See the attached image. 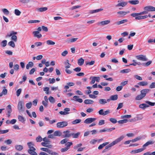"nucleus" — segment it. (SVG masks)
<instances>
[{
    "label": "nucleus",
    "instance_id": "1",
    "mask_svg": "<svg viewBox=\"0 0 155 155\" xmlns=\"http://www.w3.org/2000/svg\"><path fill=\"white\" fill-rule=\"evenodd\" d=\"M124 137L125 136L124 135L120 136V137L116 139L115 140L113 141L112 143H110L107 146L105 147V148L107 150H108V149L109 148L120 142L123 140Z\"/></svg>",
    "mask_w": 155,
    "mask_h": 155
},
{
    "label": "nucleus",
    "instance_id": "2",
    "mask_svg": "<svg viewBox=\"0 0 155 155\" xmlns=\"http://www.w3.org/2000/svg\"><path fill=\"white\" fill-rule=\"evenodd\" d=\"M40 150H41L47 152L49 154L51 155H58L59 154L58 153L53 151L52 150H50L48 148H41Z\"/></svg>",
    "mask_w": 155,
    "mask_h": 155
},
{
    "label": "nucleus",
    "instance_id": "3",
    "mask_svg": "<svg viewBox=\"0 0 155 155\" xmlns=\"http://www.w3.org/2000/svg\"><path fill=\"white\" fill-rule=\"evenodd\" d=\"M24 102L23 101H20L18 102V109L19 112H23L24 111L25 108Z\"/></svg>",
    "mask_w": 155,
    "mask_h": 155
},
{
    "label": "nucleus",
    "instance_id": "4",
    "mask_svg": "<svg viewBox=\"0 0 155 155\" xmlns=\"http://www.w3.org/2000/svg\"><path fill=\"white\" fill-rule=\"evenodd\" d=\"M68 125V123L66 121L59 122L57 124V127L58 128H63Z\"/></svg>",
    "mask_w": 155,
    "mask_h": 155
},
{
    "label": "nucleus",
    "instance_id": "5",
    "mask_svg": "<svg viewBox=\"0 0 155 155\" xmlns=\"http://www.w3.org/2000/svg\"><path fill=\"white\" fill-rule=\"evenodd\" d=\"M117 2L118 3L116 5V7L120 6L124 7L127 5L128 3L127 2H123L122 0H118Z\"/></svg>",
    "mask_w": 155,
    "mask_h": 155
},
{
    "label": "nucleus",
    "instance_id": "6",
    "mask_svg": "<svg viewBox=\"0 0 155 155\" xmlns=\"http://www.w3.org/2000/svg\"><path fill=\"white\" fill-rule=\"evenodd\" d=\"M64 134L62 136L63 138L70 137L71 136V134L70 131L67 130L63 132Z\"/></svg>",
    "mask_w": 155,
    "mask_h": 155
},
{
    "label": "nucleus",
    "instance_id": "7",
    "mask_svg": "<svg viewBox=\"0 0 155 155\" xmlns=\"http://www.w3.org/2000/svg\"><path fill=\"white\" fill-rule=\"evenodd\" d=\"M90 79L92 80L90 82L91 84H94L95 81L98 82L100 80V78L99 77H91Z\"/></svg>",
    "mask_w": 155,
    "mask_h": 155
},
{
    "label": "nucleus",
    "instance_id": "8",
    "mask_svg": "<svg viewBox=\"0 0 155 155\" xmlns=\"http://www.w3.org/2000/svg\"><path fill=\"white\" fill-rule=\"evenodd\" d=\"M143 9L146 10L148 12L155 11V7L151 6H148L145 7Z\"/></svg>",
    "mask_w": 155,
    "mask_h": 155
},
{
    "label": "nucleus",
    "instance_id": "9",
    "mask_svg": "<svg viewBox=\"0 0 155 155\" xmlns=\"http://www.w3.org/2000/svg\"><path fill=\"white\" fill-rule=\"evenodd\" d=\"M136 58L138 60L142 61H147L148 59L146 57V55H140L136 56Z\"/></svg>",
    "mask_w": 155,
    "mask_h": 155
},
{
    "label": "nucleus",
    "instance_id": "10",
    "mask_svg": "<svg viewBox=\"0 0 155 155\" xmlns=\"http://www.w3.org/2000/svg\"><path fill=\"white\" fill-rule=\"evenodd\" d=\"M96 120V118H89L86 119L84 121V123L86 124L91 123L95 121Z\"/></svg>",
    "mask_w": 155,
    "mask_h": 155
},
{
    "label": "nucleus",
    "instance_id": "11",
    "mask_svg": "<svg viewBox=\"0 0 155 155\" xmlns=\"http://www.w3.org/2000/svg\"><path fill=\"white\" fill-rule=\"evenodd\" d=\"M110 21L109 20H105L98 22L97 25H98L104 26L109 24L110 23Z\"/></svg>",
    "mask_w": 155,
    "mask_h": 155
},
{
    "label": "nucleus",
    "instance_id": "12",
    "mask_svg": "<svg viewBox=\"0 0 155 155\" xmlns=\"http://www.w3.org/2000/svg\"><path fill=\"white\" fill-rule=\"evenodd\" d=\"M150 91V90L148 89H143L140 91L141 94L143 96L145 97L147 93H148Z\"/></svg>",
    "mask_w": 155,
    "mask_h": 155
},
{
    "label": "nucleus",
    "instance_id": "13",
    "mask_svg": "<svg viewBox=\"0 0 155 155\" xmlns=\"http://www.w3.org/2000/svg\"><path fill=\"white\" fill-rule=\"evenodd\" d=\"M32 34L34 35V37L38 38H40L42 36L41 34L40 33L39 31H34L33 32Z\"/></svg>",
    "mask_w": 155,
    "mask_h": 155
},
{
    "label": "nucleus",
    "instance_id": "14",
    "mask_svg": "<svg viewBox=\"0 0 155 155\" xmlns=\"http://www.w3.org/2000/svg\"><path fill=\"white\" fill-rule=\"evenodd\" d=\"M6 109L8 113V117H9L10 116V114L12 112V107L11 105H8L6 107Z\"/></svg>",
    "mask_w": 155,
    "mask_h": 155
},
{
    "label": "nucleus",
    "instance_id": "15",
    "mask_svg": "<svg viewBox=\"0 0 155 155\" xmlns=\"http://www.w3.org/2000/svg\"><path fill=\"white\" fill-rule=\"evenodd\" d=\"M79 97L78 96H74L73 98L75 99H71V100H74L76 101H78L79 103H81L83 102V100L81 98H79Z\"/></svg>",
    "mask_w": 155,
    "mask_h": 155
},
{
    "label": "nucleus",
    "instance_id": "16",
    "mask_svg": "<svg viewBox=\"0 0 155 155\" xmlns=\"http://www.w3.org/2000/svg\"><path fill=\"white\" fill-rule=\"evenodd\" d=\"M155 141L153 140H150L147 142L143 144V147L144 148L145 147H147L150 145H152L154 144Z\"/></svg>",
    "mask_w": 155,
    "mask_h": 155
},
{
    "label": "nucleus",
    "instance_id": "17",
    "mask_svg": "<svg viewBox=\"0 0 155 155\" xmlns=\"http://www.w3.org/2000/svg\"><path fill=\"white\" fill-rule=\"evenodd\" d=\"M128 13L127 12L120 11L117 12V13L119 15V17H122Z\"/></svg>",
    "mask_w": 155,
    "mask_h": 155
},
{
    "label": "nucleus",
    "instance_id": "18",
    "mask_svg": "<svg viewBox=\"0 0 155 155\" xmlns=\"http://www.w3.org/2000/svg\"><path fill=\"white\" fill-rule=\"evenodd\" d=\"M27 144L29 149H33V150H36V149L33 147L34 145L32 142L28 143Z\"/></svg>",
    "mask_w": 155,
    "mask_h": 155
},
{
    "label": "nucleus",
    "instance_id": "19",
    "mask_svg": "<svg viewBox=\"0 0 155 155\" xmlns=\"http://www.w3.org/2000/svg\"><path fill=\"white\" fill-rule=\"evenodd\" d=\"M41 144L43 146L49 148H51L52 147V146L51 145H50L49 143H48V142H42Z\"/></svg>",
    "mask_w": 155,
    "mask_h": 155
},
{
    "label": "nucleus",
    "instance_id": "20",
    "mask_svg": "<svg viewBox=\"0 0 155 155\" xmlns=\"http://www.w3.org/2000/svg\"><path fill=\"white\" fill-rule=\"evenodd\" d=\"M33 150V149H29L28 150V153L31 155H37V153Z\"/></svg>",
    "mask_w": 155,
    "mask_h": 155
},
{
    "label": "nucleus",
    "instance_id": "21",
    "mask_svg": "<svg viewBox=\"0 0 155 155\" xmlns=\"http://www.w3.org/2000/svg\"><path fill=\"white\" fill-rule=\"evenodd\" d=\"M99 103L101 105H104L106 104V99H100L98 100Z\"/></svg>",
    "mask_w": 155,
    "mask_h": 155
},
{
    "label": "nucleus",
    "instance_id": "22",
    "mask_svg": "<svg viewBox=\"0 0 155 155\" xmlns=\"http://www.w3.org/2000/svg\"><path fill=\"white\" fill-rule=\"evenodd\" d=\"M127 21L128 20L127 19H124L116 22V24L117 25H120L127 22Z\"/></svg>",
    "mask_w": 155,
    "mask_h": 155
},
{
    "label": "nucleus",
    "instance_id": "23",
    "mask_svg": "<svg viewBox=\"0 0 155 155\" xmlns=\"http://www.w3.org/2000/svg\"><path fill=\"white\" fill-rule=\"evenodd\" d=\"M103 10V8H100V9H96V10H91L89 12V13L91 14H93L94 13L98 12H99L102 11Z\"/></svg>",
    "mask_w": 155,
    "mask_h": 155
},
{
    "label": "nucleus",
    "instance_id": "24",
    "mask_svg": "<svg viewBox=\"0 0 155 155\" xmlns=\"http://www.w3.org/2000/svg\"><path fill=\"white\" fill-rule=\"evenodd\" d=\"M148 16L147 15H145L144 16L139 15L136 18V20H141L144 19L145 18H147Z\"/></svg>",
    "mask_w": 155,
    "mask_h": 155
},
{
    "label": "nucleus",
    "instance_id": "25",
    "mask_svg": "<svg viewBox=\"0 0 155 155\" xmlns=\"http://www.w3.org/2000/svg\"><path fill=\"white\" fill-rule=\"evenodd\" d=\"M139 1L137 0H130L128 1V2L132 5H137L139 3Z\"/></svg>",
    "mask_w": 155,
    "mask_h": 155
},
{
    "label": "nucleus",
    "instance_id": "26",
    "mask_svg": "<svg viewBox=\"0 0 155 155\" xmlns=\"http://www.w3.org/2000/svg\"><path fill=\"white\" fill-rule=\"evenodd\" d=\"M149 105H147L145 104H140L139 106V107L140 108L143 109H145V108L148 107H149Z\"/></svg>",
    "mask_w": 155,
    "mask_h": 155
},
{
    "label": "nucleus",
    "instance_id": "27",
    "mask_svg": "<svg viewBox=\"0 0 155 155\" xmlns=\"http://www.w3.org/2000/svg\"><path fill=\"white\" fill-rule=\"evenodd\" d=\"M94 102V101L91 100L86 99L84 101V103L86 104H91Z\"/></svg>",
    "mask_w": 155,
    "mask_h": 155
},
{
    "label": "nucleus",
    "instance_id": "28",
    "mask_svg": "<svg viewBox=\"0 0 155 155\" xmlns=\"http://www.w3.org/2000/svg\"><path fill=\"white\" fill-rule=\"evenodd\" d=\"M34 65L33 63L32 62H29L27 64L26 68L27 69H29L30 68H31Z\"/></svg>",
    "mask_w": 155,
    "mask_h": 155
},
{
    "label": "nucleus",
    "instance_id": "29",
    "mask_svg": "<svg viewBox=\"0 0 155 155\" xmlns=\"http://www.w3.org/2000/svg\"><path fill=\"white\" fill-rule=\"evenodd\" d=\"M84 62V60L81 58L78 60V64L79 66H81L83 64Z\"/></svg>",
    "mask_w": 155,
    "mask_h": 155
},
{
    "label": "nucleus",
    "instance_id": "30",
    "mask_svg": "<svg viewBox=\"0 0 155 155\" xmlns=\"http://www.w3.org/2000/svg\"><path fill=\"white\" fill-rule=\"evenodd\" d=\"M15 149L19 151H21L22 150L23 148V146L21 145H16L15 146Z\"/></svg>",
    "mask_w": 155,
    "mask_h": 155
},
{
    "label": "nucleus",
    "instance_id": "31",
    "mask_svg": "<svg viewBox=\"0 0 155 155\" xmlns=\"http://www.w3.org/2000/svg\"><path fill=\"white\" fill-rule=\"evenodd\" d=\"M109 143V142H105L103 143V144H101L98 147V149L101 150L104 147L107 145Z\"/></svg>",
    "mask_w": 155,
    "mask_h": 155
},
{
    "label": "nucleus",
    "instance_id": "32",
    "mask_svg": "<svg viewBox=\"0 0 155 155\" xmlns=\"http://www.w3.org/2000/svg\"><path fill=\"white\" fill-rule=\"evenodd\" d=\"M48 9V8L46 7H42L38 9V12H42L46 11Z\"/></svg>",
    "mask_w": 155,
    "mask_h": 155
},
{
    "label": "nucleus",
    "instance_id": "33",
    "mask_svg": "<svg viewBox=\"0 0 155 155\" xmlns=\"http://www.w3.org/2000/svg\"><path fill=\"white\" fill-rule=\"evenodd\" d=\"M18 118L19 121L22 123L24 122L25 121V119L21 115H18Z\"/></svg>",
    "mask_w": 155,
    "mask_h": 155
},
{
    "label": "nucleus",
    "instance_id": "34",
    "mask_svg": "<svg viewBox=\"0 0 155 155\" xmlns=\"http://www.w3.org/2000/svg\"><path fill=\"white\" fill-rule=\"evenodd\" d=\"M148 83L147 81H141L138 83V84L142 86H146L148 84Z\"/></svg>",
    "mask_w": 155,
    "mask_h": 155
},
{
    "label": "nucleus",
    "instance_id": "35",
    "mask_svg": "<svg viewBox=\"0 0 155 155\" xmlns=\"http://www.w3.org/2000/svg\"><path fill=\"white\" fill-rule=\"evenodd\" d=\"M131 70L130 69H127L120 71V72L122 73H128Z\"/></svg>",
    "mask_w": 155,
    "mask_h": 155
},
{
    "label": "nucleus",
    "instance_id": "36",
    "mask_svg": "<svg viewBox=\"0 0 155 155\" xmlns=\"http://www.w3.org/2000/svg\"><path fill=\"white\" fill-rule=\"evenodd\" d=\"M48 100L52 104L54 103L55 102V99L52 96H50L48 98Z\"/></svg>",
    "mask_w": 155,
    "mask_h": 155
},
{
    "label": "nucleus",
    "instance_id": "37",
    "mask_svg": "<svg viewBox=\"0 0 155 155\" xmlns=\"http://www.w3.org/2000/svg\"><path fill=\"white\" fill-rule=\"evenodd\" d=\"M54 133V135H55V136H61L62 133L59 131H55Z\"/></svg>",
    "mask_w": 155,
    "mask_h": 155
},
{
    "label": "nucleus",
    "instance_id": "38",
    "mask_svg": "<svg viewBox=\"0 0 155 155\" xmlns=\"http://www.w3.org/2000/svg\"><path fill=\"white\" fill-rule=\"evenodd\" d=\"M110 97H111V99L112 101H115L117 99H118V95H113L111 96Z\"/></svg>",
    "mask_w": 155,
    "mask_h": 155
},
{
    "label": "nucleus",
    "instance_id": "39",
    "mask_svg": "<svg viewBox=\"0 0 155 155\" xmlns=\"http://www.w3.org/2000/svg\"><path fill=\"white\" fill-rule=\"evenodd\" d=\"M80 134L79 132H78L75 134L74 133H72L71 134V136H73V137L74 138H77Z\"/></svg>",
    "mask_w": 155,
    "mask_h": 155
},
{
    "label": "nucleus",
    "instance_id": "40",
    "mask_svg": "<svg viewBox=\"0 0 155 155\" xmlns=\"http://www.w3.org/2000/svg\"><path fill=\"white\" fill-rule=\"evenodd\" d=\"M144 97L141 94L138 95L135 98L136 100H140L142 99Z\"/></svg>",
    "mask_w": 155,
    "mask_h": 155
},
{
    "label": "nucleus",
    "instance_id": "41",
    "mask_svg": "<svg viewBox=\"0 0 155 155\" xmlns=\"http://www.w3.org/2000/svg\"><path fill=\"white\" fill-rule=\"evenodd\" d=\"M81 120L80 119H76L75 120L73 121L72 122V123L73 124H78L80 123L81 121Z\"/></svg>",
    "mask_w": 155,
    "mask_h": 155
},
{
    "label": "nucleus",
    "instance_id": "42",
    "mask_svg": "<svg viewBox=\"0 0 155 155\" xmlns=\"http://www.w3.org/2000/svg\"><path fill=\"white\" fill-rule=\"evenodd\" d=\"M14 13L15 15L17 16H19L20 15L21 12L18 9H15L14 11Z\"/></svg>",
    "mask_w": 155,
    "mask_h": 155
},
{
    "label": "nucleus",
    "instance_id": "43",
    "mask_svg": "<svg viewBox=\"0 0 155 155\" xmlns=\"http://www.w3.org/2000/svg\"><path fill=\"white\" fill-rule=\"evenodd\" d=\"M109 120L113 124H115L117 122V121L115 118H110Z\"/></svg>",
    "mask_w": 155,
    "mask_h": 155
},
{
    "label": "nucleus",
    "instance_id": "44",
    "mask_svg": "<svg viewBox=\"0 0 155 155\" xmlns=\"http://www.w3.org/2000/svg\"><path fill=\"white\" fill-rule=\"evenodd\" d=\"M46 43L47 44L49 45H54L55 44V43L54 42L50 40L47 41H46Z\"/></svg>",
    "mask_w": 155,
    "mask_h": 155
},
{
    "label": "nucleus",
    "instance_id": "45",
    "mask_svg": "<svg viewBox=\"0 0 155 155\" xmlns=\"http://www.w3.org/2000/svg\"><path fill=\"white\" fill-rule=\"evenodd\" d=\"M141 139V137H138L135 138V139L131 140V142H134L137 141Z\"/></svg>",
    "mask_w": 155,
    "mask_h": 155
},
{
    "label": "nucleus",
    "instance_id": "46",
    "mask_svg": "<svg viewBox=\"0 0 155 155\" xmlns=\"http://www.w3.org/2000/svg\"><path fill=\"white\" fill-rule=\"evenodd\" d=\"M128 121V120L127 119H124L123 120H119L117 122L120 124H122L123 123H127Z\"/></svg>",
    "mask_w": 155,
    "mask_h": 155
},
{
    "label": "nucleus",
    "instance_id": "47",
    "mask_svg": "<svg viewBox=\"0 0 155 155\" xmlns=\"http://www.w3.org/2000/svg\"><path fill=\"white\" fill-rule=\"evenodd\" d=\"M7 43V41L6 40H3L2 42L1 43V45L2 47H4L6 46Z\"/></svg>",
    "mask_w": 155,
    "mask_h": 155
},
{
    "label": "nucleus",
    "instance_id": "48",
    "mask_svg": "<svg viewBox=\"0 0 155 155\" xmlns=\"http://www.w3.org/2000/svg\"><path fill=\"white\" fill-rule=\"evenodd\" d=\"M22 91L21 88L18 89L16 91V94L17 97H19L20 94Z\"/></svg>",
    "mask_w": 155,
    "mask_h": 155
},
{
    "label": "nucleus",
    "instance_id": "49",
    "mask_svg": "<svg viewBox=\"0 0 155 155\" xmlns=\"http://www.w3.org/2000/svg\"><path fill=\"white\" fill-rule=\"evenodd\" d=\"M145 103L146 104H148L149 105L152 106H154L155 105V102H152L148 101H146Z\"/></svg>",
    "mask_w": 155,
    "mask_h": 155
},
{
    "label": "nucleus",
    "instance_id": "50",
    "mask_svg": "<svg viewBox=\"0 0 155 155\" xmlns=\"http://www.w3.org/2000/svg\"><path fill=\"white\" fill-rule=\"evenodd\" d=\"M131 117L130 115H125L121 116V118L122 119H124L125 118H129Z\"/></svg>",
    "mask_w": 155,
    "mask_h": 155
},
{
    "label": "nucleus",
    "instance_id": "51",
    "mask_svg": "<svg viewBox=\"0 0 155 155\" xmlns=\"http://www.w3.org/2000/svg\"><path fill=\"white\" fill-rule=\"evenodd\" d=\"M49 88L48 87H45L44 88L43 91L45 92V93L47 94H49L50 93L49 92Z\"/></svg>",
    "mask_w": 155,
    "mask_h": 155
},
{
    "label": "nucleus",
    "instance_id": "52",
    "mask_svg": "<svg viewBox=\"0 0 155 155\" xmlns=\"http://www.w3.org/2000/svg\"><path fill=\"white\" fill-rule=\"evenodd\" d=\"M3 12L6 15H8L9 14L8 11L6 8H3L2 9Z\"/></svg>",
    "mask_w": 155,
    "mask_h": 155
},
{
    "label": "nucleus",
    "instance_id": "53",
    "mask_svg": "<svg viewBox=\"0 0 155 155\" xmlns=\"http://www.w3.org/2000/svg\"><path fill=\"white\" fill-rule=\"evenodd\" d=\"M4 143L6 144L9 145L12 143V141L10 139H8L5 140Z\"/></svg>",
    "mask_w": 155,
    "mask_h": 155
},
{
    "label": "nucleus",
    "instance_id": "54",
    "mask_svg": "<svg viewBox=\"0 0 155 155\" xmlns=\"http://www.w3.org/2000/svg\"><path fill=\"white\" fill-rule=\"evenodd\" d=\"M73 144L71 142H68L65 144V145L66 146L68 149H69L71 146Z\"/></svg>",
    "mask_w": 155,
    "mask_h": 155
},
{
    "label": "nucleus",
    "instance_id": "55",
    "mask_svg": "<svg viewBox=\"0 0 155 155\" xmlns=\"http://www.w3.org/2000/svg\"><path fill=\"white\" fill-rule=\"evenodd\" d=\"M32 104L31 102H30L28 103H27L26 104V106L27 108L28 109H30L31 107Z\"/></svg>",
    "mask_w": 155,
    "mask_h": 155
},
{
    "label": "nucleus",
    "instance_id": "56",
    "mask_svg": "<svg viewBox=\"0 0 155 155\" xmlns=\"http://www.w3.org/2000/svg\"><path fill=\"white\" fill-rule=\"evenodd\" d=\"M42 140V139L40 136H38L36 139V140L37 142H40Z\"/></svg>",
    "mask_w": 155,
    "mask_h": 155
},
{
    "label": "nucleus",
    "instance_id": "57",
    "mask_svg": "<svg viewBox=\"0 0 155 155\" xmlns=\"http://www.w3.org/2000/svg\"><path fill=\"white\" fill-rule=\"evenodd\" d=\"M152 62V61H149L147 62L146 63L142 64V65L145 66L147 67L150 65Z\"/></svg>",
    "mask_w": 155,
    "mask_h": 155
},
{
    "label": "nucleus",
    "instance_id": "58",
    "mask_svg": "<svg viewBox=\"0 0 155 155\" xmlns=\"http://www.w3.org/2000/svg\"><path fill=\"white\" fill-rule=\"evenodd\" d=\"M134 77L135 78H136V79H137V80H140V81H142V77H140L139 76H138L137 75H134Z\"/></svg>",
    "mask_w": 155,
    "mask_h": 155
},
{
    "label": "nucleus",
    "instance_id": "59",
    "mask_svg": "<svg viewBox=\"0 0 155 155\" xmlns=\"http://www.w3.org/2000/svg\"><path fill=\"white\" fill-rule=\"evenodd\" d=\"M8 45L9 46L12 47L13 48H14L15 47V44L14 42L12 41H10L8 43Z\"/></svg>",
    "mask_w": 155,
    "mask_h": 155
},
{
    "label": "nucleus",
    "instance_id": "60",
    "mask_svg": "<svg viewBox=\"0 0 155 155\" xmlns=\"http://www.w3.org/2000/svg\"><path fill=\"white\" fill-rule=\"evenodd\" d=\"M95 63V61H92L90 62H86V65H93Z\"/></svg>",
    "mask_w": 155,
    "mask_h": 155
},
{
    "label": "nucleus",
    "instance_id": "61",
    "mask_svg": "<svg viewBox=\"0 0 155 155\" xmlns=\"http://www.w3.org/2000/svg\"><path fill=\"white\" fill-rule=\"evenodd\" d=\"M11 39L15 42H16L17 40V36L15 35H12L11 37Z\"/></svg>",
    "mask_w": 155,
    "mask_h": 155
},
{
    "label": "nucleus",
    "instance_id": "62",
    "mask_svg": "<svg viewBox=\"0 0 155 155\" xmlns=\"http://www.w3.org/2000/svg\"><path fill=\"white\" fill-rule=\"evenodd\" d=\"M48 80L49 81V83L51 84H53L55 81V80L54 78H52L51 79L50 78L48 79Z\"/></svg>",
    "mask_w": 155,
    "mask_h": 155
},
{
    "label": "nucleus",
    "instance_id": "63",
    "mask_svg": "<svg viewBox=\"0 0 155 155\" xmlns=\"http://www.w3.org/2000/svg\"><path fill=\"white\" fill-rule=\"evenodd\" d=\"M3 87L4 88L2 92L3 94L5 95L7 93V90L5 88V87Z\"/></svg>",
    "mask_w": 155,
    "mask_h": 155
},
{
    "label": "nucleus",
    "instance_id": "64",
    "mask_svg": "<svg viewBox=\"0 0 155 155\" xmlns=\"http://www.w3.org/2000/svg\"><path fill=\"white\" fill-rule=\"evenodd\" d=\"M98 141V140H96L95 139H94L90 141V143L91 144H95L96 142Z\"/></svg>",
    "mask_w": 155,
    "mask_h": 155
}]
</instances>
